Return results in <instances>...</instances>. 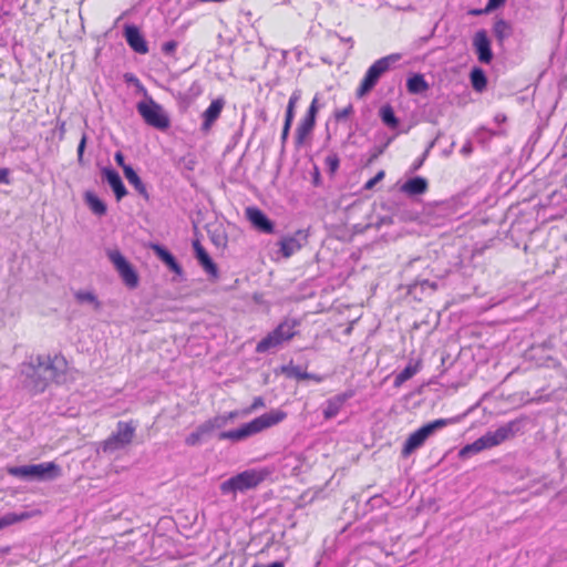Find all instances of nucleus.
<instances>
[{"label":"nucleus","instance_id":"obj_1","mask_svg":"<svg viewBox=\"0 0 567 567\" xmlns=\"http://www.w3.org/2000/svg\"><path fill=\"white\" fill-rule=\"evenodd\" d=\"M69 369V362L62 353L39 354L34 361L23 364V373L35 392H43L51 382H60Z\"/></svg>","mask_w":567,"mask_h":567},{"label":"nucleus","instance_id":"obj_2","mask_svg":"<svg viewBox=\"0 0 567 567\" xmlns=\"http://www.w3.org/2000/svg\"><path fill=\"white\" fill-rule=\"evenodd\" d=\"M286 417L287 413L285 411L279 409L271 410L270 412L265 413L244 424L239 429L221 432L219 434V440H230L238 442L281 423Z\"/></svg>","mask_w":567,"mask_h":567},{"label":"nucleus","instance_id":"obj_3","mask_svg":"<svg viewBox=\"0 0 567 567\" xmlns=\"http://www.w3.org/2000/svg\"><path fill=\"white\" fill-rule=\"evenodd\" d=\"M300 321L296 318H285L272 331L267 333L256 346L257 353H265L292 340L298 334Z\"/></svg>","mask_w":567,"mask_h":567},{"label":"nucleus","instance_id":"obj_4","mask_svg":"<svg viewBox=\"0 0 567 567\" xmlns=\"http://www.w3.org/2000/svg\"><path fill=\"white\" fill-rule=\"evenodd\" d=\"M271 474L268 468L246 470L237 475L231 476L220 484L223 494L246 492L256 488L265 482Z\"/></svg>","mask_w":567,"mask_h":567},{"label":"nucleus","instance_id":"obj_5","mask_svg":"<svg viewBox=\"0 0 567 567\" xmlns=\"http://www.w3.org/2000/svg\"><path fill=\"white\" fill-rule=\"evenodd\" d=\"M460 420H461L460 416H454V417H449V419H437V420H434V421L421 426L420 429H417L416 431L411 433L409 435V437L406 439V441L402 447V452H401L402 456L403 457L410 456L415 450H417L425 443L426 439L432 433H434V431L440 430V429L451 425V424H455V423L460 422Z\"/></svg>","mask_w":567,"mask_h":567},{"label":"nucleus","instance_id":"obj_6","mask_svg":"<svg viewBox=\"0 0 567 567\" xmlns=\"http://www.w3.org/2000/svg\"><path fill=\"white\" fill-rule=\"evenodd\" d=\"M400 59L401 55L395 53L374 61V63L365 72L364 78L362 79L360 85L358 86L355 91L357 96L362 97L367 93H369L375 86L379 79L386 71H389L391 64L399 61Z\"/></svg>","mask_w":567,"mask_h":567},{"label":"nucleus","instance_id":"obj_7","mask_svg":"<svg viewBox=\"0 0 567 567\" xmlns=\"http://www.w3.org/2000/svg\"><path fill=\"white\" fill-rule=\"evenodd\" d=\"M8 474L20 478L53 480L61 475V467L54 462H44L33 465L11 466Z\"/></svg>","mask_w":567,"mask_h":567},{"label":"nucleus","instance_id":"obj_8","mask_svg":"<svg viewBox=\"0 0 567 567\" xmlns=\"http://www.w3.org/2000/svg\"><path fill=\"white\" fill-rule=\"evenodd\" d=\"M138 114L144 122L159 131H166L171 126V118L163 106L152 97L141 101L136 105Z\"/></svg>","mask_w":567,"mask_h":567},{"label":"nucleus","instance_id":"obj_9","mask_svg":"<svg viewBox=\"0 0 567 567\" xmlns=\"http://www.w3.org/2000/svg\"><path fill=\"white\" fill-rule=\"evenodd\" d=\"M320 110L319 97L315 95L306 113L299 120L295 130V144L297 147L303 146L311 137L317 123V115Z\"/></svg>","mask_w":567,"mask_h":567},{"label":"nucleus","instance_id":"obj_10","mask_svg":"<svg viewBox=\"0 0 567 567\" xmlns=\"http://www.w3.org/2000/svg\"><path fill=\"white\" fill-rule=\"evenodd\" d=\"M136 424L134 421L118 422L116 432L103 442V451H114L132 443L135 435Z\"/></svg>","mask_w":567,"mask_h":567},{"label":"nucleus","instance_id":"obj_11","mask_svg":"<svg viewBox=\"0 0 567 567\" xmlns=\"http://www.w3.org/2000/svg\"><path fill=\"white\" fill-rule=\"evenodd\" d=\"M110 260L113 262L122 280L128 288H136L138 285V275L132 265L118 250H110L107 252Z\"/></svg>","mask_w":567,"mask_h":567},{"label":"nucleus","instance_id":"obj_12","mask_svg":"<svg viewBox=\"0 0 567 567\" xmlns=\"http://www.w3.org/2000/svg\"><path fill=\"white\" fill-rule=\"evenodd\" d=\"M519 431V421L513 420L499 426L493 432H487L483 436L486 441L488 449L495 447L503 442L513 439Z\"/></svg>","mask_w":567,"mask_h":567},{"label":"nucleus","instance_id":"obj_13","mask_svg":"<svg viewBox=\"0 0 567 567\" xmlns=\"http://www.w3.org/2000/svg\"><path fill=\"white\" fill-rule=\"evenodd\" d=\"M473 45L475 48L477 59L480 62L488 64L493 59L491 49V41L485 30H480L474 34Z\"/></svg>","mask_w":567,"mask_h":567},{"label":"nucleus","instance_id":"obj_14","mask_svg":"<svg viewBox=\"0 0 567 567\" xmlns=\"http://www.w3.org/2000/svg\"><path fill=\"white\" fill-rule=\"evenodd\" d=\"M307 240V235L303 234L302 230L296 231L291 236H286L279 241L280 246V252L284 258H290L292 255L298 252L301 248L303 243L301 241Z\"/></svg>","mask_w":567,"mask_h":567},{"label":"nucleus","instance_id":"obj_15","mask_svg":"<svg viewBox=\"0 0 567 567\" xmlns=\"http://www.w3.org/2000/svg\"><path fill=\"white\" fill-rule=\"evenodd\" d=\"M353 395L354 392L352 390H349L347 392L337 394L333 398L327 400L326 406L322 411L324 419L331 420L336 417L344 406L346 402Z\"/></svg>","mask_w":567,"mask_h":567},{"label":"nucleus","instance_id":"obj_16","mask_svg":"<svg viewBox=\"0 0 567 567\" xmlns=\"http://www.w3.org/2000/svg\"><path fill=\"white\" fill-rule=\"evenodd\" d=\"M224 106H225V101L221 97L213 100L210 102L209 106L203 113L202 131H204V132L210 131L214 123L220 116Z\"/></svg>","mask_w":567,"mask_h":567},{"label":"nucleus","instance_id":"obj_17","mask_svg":"<svg viewBox=\"0 0 567 567\" xmlns=\"http://www.w3.org/2000/svg\"><path fill=\"white\" fill-rule=\"evenodd\" d=\"M124 35L127 44L137 53L145 54L148 52L147 43L140 30L135 25H126Z\"/></svg>","mask_w":567,"mask_h":567},{"label":"nucleus","instance_id":"obj_18","mask_svg":"<svg viewBox=\"0 0 567 567\" xmlns=\"http://www.w3.org/2000/svg\"><path fill=\"white\" fill-rule=\"evenodd\" d=\"M248 220L259 230L271 234L274 233V224L268 217L257 207H248L246 209Z\"/></svg>","mask_w":567,"mask_h":567},{"label":"nucleus","instance_id":"obj_19","mask_svg":"<svg viewBox=\"0 0 567 567\" xmlns=\"http://www.w3.org/2000/svg\"><path fill=\"white\" fill-rule=\"evenodd\" d=\"M103 177L112 187L116 200H121L123 197L127 195V190L122 182L120 174L113 168H104L102 171Z\"/></svg>","mask_w":567,"mask_h":567},{"label":"nucleus","instance_id":"obj_20","mask_svg":"<svg viewBox=\"0 0 567 567\" xmlns=\"http://www.w3.org/2000/svg\"><path fill=\"white\" fill-rule=\"evenodd\" d=\"M427 188H429L427 181L424 177L416 176V177L408 179L402 185L401 189L403 193L414 196V195L424 194L427 190Z\"/></svg>","mask_w":567,"mask_h":567},{"label":"nucleus","instance_id":"obj_21","mask_svg":"<svg viewBox=\"0 0 567 567\" xmlns=\"http://www.w3.org/2000/svg\"><path fill=\"white\" fill-rule=\"evenodd\" d=\"M194 249L196 252V257L204 269L212 275L217 274V267L215 262L212 260L205 248L199 244V241L194 243Z\"/></svg>","mask_w":567,"mask_h":567},{"label":"nucleus","instance_id":"obj_22","mask_svg":"<svg viewBox=\"0 0 567 567\" xmlns=\"http://www.w3.org/2000/svg\"><path fill=\"white\" fill-rule=\"evenodd\" d=\"M153 250L157 255V257L167 265V267L174 271L175 274L179 275L182 274V267L176 261L175 257L165 248H163L159 245H153Z\"/></svg>","mask_w":567,"mask_h":567},{"label":"nucleus","instance_id":"obj_23","mask_svg":"<svg viewBox=\"0 0 567 567\" xmlns=\"http://www.w3.org/2000/svg\"><path fill=\"white\" fill-rule=\"evenodd\" d=\"M124 176L128 181V183L136 189V192L142 195L146 200H148L150 195L146 189V186L137 175V173L133 169V167H124Z\"/></svg>","mask_w":567,"mask_h":567},{"label":"nucleus","instance_id":"obj_24","mask_svg":"<svg viewBox=\"0 0 567 567\" xmlns=\"http://www.w3.org/2000/svg\"><path fill=\"white\" fill-rule=\"evenodd\" d=\"M406 89L411 94H420L429 90V84L423 74H414L408 79Z\"/></svg>","mask_w":567,"mask_h":567},{"label":"nucleus","instance_id":"obj_25","mask_svg":"<svg viewBox=\"0 0 567 567\" xmlns=\"http://www.w3.org/2000/svg\"><path fill=\"white\" fill-rule=\"evenodd\" d=\"M421 368V361H416L415 363H409L400 373L395 375L394 385L400 386L408 380H410L413 375H415Z\"/></svg>","mask_w":567,"mask_h":567},{"label":"nucleus","instance_id":"obj_26","mask_svg":"<svg viewBox=\"0 0 567 567\" xmlns=\"http://www.w3.org/2000/svg\"><path fill=\"white\" fill-rule=\"evenodd\" d=\"M488 449L484 436L478 437L473 443L465 445L458 452L460 457L465 458L472 454H477L484 450Z\"/></svg>","mask_w":567,"mask_h":567},{"label":"nucleus","instance_id":"obj_27","mask_svg":"<svg viewBox=\"0 0 567 567\" xmlns=\"http://www.w3.org/2000/svg\"><path fill=\"white\" fill-rule=\"evenodd\" d=\"M380 117L382 122L390 128L395 130L399 126V118L395 116L394 110L390 104H385L380 109Z\"/></svg>","mask_w":567,"mask_h":567},{"label":"nucleus","instance_id":"obj_28","mask_svg":"<svg viewBox=\"0 0 567 567\" xmlns=\"http://www.w3.org/2000/svg\"><path fill=\"white\" fill-rule=\"evenodd\" d=\"M471 83L475 91L483 92L487 86L485 72L480 68H474L471 72Z\"/></svg>","mask_w":567,"mask_h":567},{"label":"nucleus","instance_id":"obj_29","mask_svg":"<svg viewBox=\"0 0 567 567\" xmlns=\"http://www.w3.org/2000/svg\"><path fill=\"white\" fill-rule=\"evenodd\" d=\"M85 202L94 214L99 216L105 215L106 205L95 194L87 192L85 194Z\"/></svg>","mask_w":567,"mask_h":567},{"label":"nucleus","instance_id":"obj_30","mask_svg":"<svg viewBox=\"0 0 567 567\" xmlns=\"http://www.w3.org/2000/svg\"><path fill=\"white\" fill-rule=\"evenodd\" d=\"M29 517L30 514L25 512L21 514L8 513L3 516H0V530L16 523L28 519Z\"/></svg>","mask_w":567,"mask_h":567},{"label":"nucleus","instance_id":"obj_31","mask_svg":"<svg viewBox=\"0 0 567 567\" xmlns=\"http://www.w3.org/2000/svg\"><path fill=\"white\" fill-rule=\"evenodd\" d=\"M208 434H209V432H208L207 427L205 426V424L203 423L193 433H190L186 437L185 443L188 446H195V445L199 444L202 442V440Z\"/></svg>","mask_w":567,"mask_h":567},{"label":"nucleus","instance_id":"obj_32","mask_svg":"<svg viewBox=\"0 0 567 567\" xmlns=\"http://www.w3.org/2000/svg\"><path fill=\"white\" fill-rule=\"evenodd\" d=\"M493 32L495 38L503 42L511 34V27L505 20L499 19L494 23Z\"/></svg>","mask_w":567,"mask_h":567},{"label":"nucleus","instance_id":"obj_33","mask_svg":"<svg viewBox=\"0 0 567 567\" xmlns=\"http://www.w3.org/2000/svg\"><path fill=\"white\" fill-rule=\"evenodd\" d=\"M299 99H300V91H298V90L293 91L288 100V104H287L286 113H285V120L293 122V118L296 115V107H297Z\"/></svg>","mask_w":567,"mask_h":567},{"label":"nucleus","instance_id":"obj_34","mask_svg":"<svg viewBox=\"0 0 567 567\" xmlns=\"http://www.w3.org/2000/svg\"><path fill=\"white\" fill-rule=\"evenodd\" d=\"M354 114V106L352 103H348L342 109H336L332 113L333 120L337 123H341L350 118Z\"/></svg>","mask_w":567,"mask_h":567},{"label":"nucleus","instance_id":"obj_35","mask_svg":"<svg viewBox=\"0 0 567 567\" xmlns=\"http://www.w3.org/2000/svg\"><path fill=\"white\" fill-rule=\"evenodd\" d=\"M227 423V417H225V415H216L204 422L209 433L216 429L224 427Z\"/></svg>","mask_w":567,"mask_h":567},{"label":"nucleus","instance_id":"obj_36","mask_svg":"<svg viewBox=\"0 0 567 567\" xmlns=\"http://www.w3.org/2000/svg\"><path fill=\"white\" fill-rule=\"evenodd\" d=\"M324 165H326L327 169L329 171V173L331 175H333L338 171L339 165H340V158H339L338 154L332 153V154L328 155L324 158Z\"/></svg>","mask_w":567,"mask_h":567},{"label":"nucleus","instance_id":"obj_37","mask_svg":"<svg viewBox=\"0 0 567 567\" xmlns=\"http://www.w3.org/2000/svg\"><path fill=\"white\" fill-rule=\"evenodd\" d=\"M384 176H385V172L384 171L378 172L374 177L370 178L364 184V189L365 190L372 189L379 182H381L384 178Z\"/></svg>","mask_w":567,"mask_h":567},{"label":"nucleus","instance_id":"obj_38","mask_svg":"<svg viewBox=\"0 0 567 567\" xmlns=\"http://www.w3.org/2000/svg\"><path fill=\"white\" fill-rule=\"evenodd\" d=\"M291 125H292V121H288V120L284 121L281 135H280V142H281L282 146H285L287 143Z\"/></svg>","mask_w":567,"mask_h":567},{"label":"nucleus","instance_id":"obj_39","mask_svg":"<svg viewBox=\"0 0 567 567\" xmlns=\"http://www.w3.org/2000/svg\"><path fill=\"white\" fill-rule=\"evenodd\" d=\"M265 406V400L261 396H256L251 403V405L244 411V414H249L252 411H256L260 408Z\"/></svg>","mask_w":567,"mask_h":567},{"label":"nucleus","instance_id":"obj_40","mask_svg":"<svg viewBox=\"0 0 567 567\" xmlns=\"http://www.w3.org/2000/svg\"><path fill=\"white\" fill-rule=\"evenodd\" d=\"M86 141H87V137L85 134L82 135V138L79 143V146H78V161L80 163H82L83 161V155H84V150H85V146H86Z\"/></svg>","mask_w":567,"mask_h":567},{"label":"nucleus","instance_id":"obj_41","mask_svg":"<svg viewBox=\"0 0 567 567\" xmlns=\"http://www.w3.org/2000/svg\"><path fill=\"white\" fill-rule=\"evenodd\" d=\"M177 42L176 41H167L163 44L162 51L165 54H173L176 51Z\"/></svg>","mask_w":567,"mask_h":567},{"label":"nucleus","instance_id":"obj_42","mask_svg":"<svg viewBox=\"0 0 567 567\" xmlns=\"http://www.w3.org/2000/svg\"><path fill=\"white\" fill-rule=\"evenodd\" d=\"M289 375L295 377L299 380H307L309 379V374L307 372H301V370L298 367H293L290 369Z\"/></svg>","mask_w":567,"mask_h":567},{"label":"nucleus","instance_id":"obj_43","mask_svg":"<svg viewBox=\"0 0 567 567\" xmlns=\"http://www.w3.org/2000/svg\"><path fill=\"white\" fill-rule=\"evenodd\" d=\"M506 0H488L487 2V6L485 8V12H488L493 9H496L498 8L499 6H502Z\"/></svg>","mask_w":567,"mask_h":567},{"label":"nucleus","instance_id":"obj_44","mask_svg":"<svg viewBox=\"0 0 567 567\" xmlns=\"http://www.w3.org/2000/svg\"><path fill=\"white\" fill-rule=\"evenodd\" d=\"M9 173L8 168H0V184H10Z\"/></svg>","mask_w":567,"mask_h":567},{"label":"nucleus","instance_id":"obj_45","mask_svg":"<svg viewBox=\"0 0 567 567\" xmlns=\"http://www.w3.org/2000/svg\"><path fill=\"white\" fill-rule=\"evenodd\" d=\"M114 159H115L116 164L122 167L123 171H124V167H131L130 165H126L124 163V155L122 154V152H116L114 155Z\"/></svg>","mask_w":567,"mask_h":567},{"label":"nucleus","instance_id":"obj_46","mask_svg":"<svg viewBox=\"0 0 567 567\" xmlns=\"http://www.w3.org/2000/svg\"><path fill=\"white\" fill-rule=\"evenodd\" d=\"M76 298L80 301H94L95 297L91 292H79L76 293Z\"/></svg>","mask_w":567,"mask_h":567},{"label":"nucleus","instance_id":"obj_47","mask_svg":"<svg viewBox=\"0 0 567 567\" xmlns=\"http://www.w3.org/2000/svg\"><path fill=\"white\" fill-rule=\"evenodd\" d=\"M238 415V411H230L229 413L225 414V417H227V422H229L230 420L236 419Z\"/></svg>","mask_w":567,"mask_h":567},{"label":"nucleus","instance_id":"obj_48","mask_svg":"<svg viewBox=\"0 0 567 567\" xmlns=\"http://www.w3.org/2000/svg\"><path fill=\"white\" fill-rule=\"evenodd\" d=\"M252 567H285V565L281 561H275V563H272V564H270L268 566H262V565L256 564Z\"/></svg>","mask_w":567,"mask_h":567},{"label":"nucleus","instance_id":"obj_49","mask_svg":"<svg viewBox=\"0 0 567 567\" xmlns=\"http://www.w3.org/2000/svg\"><path fill=\"white\" fill-rule=\"evenodd\" d=\"M482 12H485L484 10H473L471 11L472 14H481Z\"/></svg>","mask_w":567,"mask_h":567}]
</instances>
